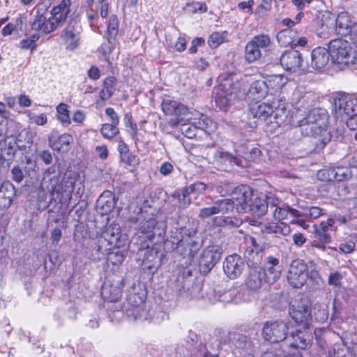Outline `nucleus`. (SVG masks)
I'll return each mask as SVG.
<instances>
[{"mask_svg": "<svg viewBox=\"0 0 357 357\" xmlns=\"http://www.w3.org/2000/svg\"><path fill=\"white\" fill-rule=\"evenodd\" d=\"M71 3V0H61L57 5L52 7V16L48 19L44 16L45 10H43L38 8L36 18L32 23V29L36 31H43L45 33L54 31L66 21L70 11Z\"/></svg>", "mask_w": 357, "mask_h": 357, "instance_id": "1", "label": "nucleus"}, {"mask_svg": "<svg viewBox=\"0 0 357 357\" xmlns=\"http://www.w3.org/2000/svg\"><path fill=\"white\" fill-rule=\"evenodd\" d=\"M231 197L236 200L238 212L249 211L257 216H262L267 212L264 199L255 197L252 190L248 185L236 187L232 192Z\"/></svg>", "mask_w": 357, "mask_h": 357, "instance_id": "2", "label": "nucleus"}, {"mask_svg": "<svg viewBox=\"0 0 357 357\" xmlns=\"http://www.w3.org/2000/svg\"><path fill=\"white\" fill-rule=\"evenodd\" d=\"M75 183V178L64 176L63 180L60 183V174L56 171L54 166L48 167L43 173L40 188L43 191L50 192L52 196L55 195L59 197L66 193L69 197L73 191Z\"/></svg>", "mask_w": 357, "mask_h": 357, "instance_id": "3", "label": "nucleus"}, {"mask_svg": "<svg viewBox=\"0 0 357 357\" xmlns=\"http://www.w3.org/2000/svg\"><path fill=\"white\" fill-rule=\"evenodd\" d=\"M332 62L340 68L349 67L356 63L357 57L349 42L342 38H336L328 45Z\"/></svg>", "mask_w": 357, "mask_h": 357, "instance_id": "4", "label": "nucleus"}, {"mask_svg": "<svg viewBox=\"0 0 357 357\" xmlns=\"http://www.w3.org/2000/svg\"><path fill=\"white\" fill-rule=\"evenodd\" d=\"M131 242L139 246L137 252V261L145 271L153 273L160 265L158 259V252L151 247L152 243L141 239L140 235L134 236Z\"/></svg>", "mask_w": 357, "mask_h": 357, "instance_id": "5", "label": "nucleus"}, {"mask_svg": "<svg viewBox=\"0 0 357 357\" xmlns=\"http://www.w3.org/2000/svg\"><path fill=\"white\" fill-rule=\"evenodd\" d=\"M127 244L128 238L126 235L121 234L119 225L111 224L98 237L97 251L100 254H106L113 246L125 247Z\"/></svg>", "mask_w": 357, "mask_h": 357, "instance_id": "6", "label": "nucleus"}, {"mask_svg": "<svg viewBox=\"0 0 357 357\" xmlns=\"http://www.w3.org/2000/svg\"><path fill=\"white\" fill-rule=\"evenodd\" d=\"M336 119L347 121L357 114V99H351L347 95L339 93L333 100Z\"/></svg>", "mask_w": 357, "mask_h": 357, "instance_id": "7", "label": "nucleus"}, {"mask_svg": "<svg viewBox=\"0 0 357 357\" xmlns=\"http://www.w3.org/2000/svg\"><path fill=\"white\" fill-rule=\"evenodd\" d=\"M297 126L305 135L317 136L326 132L324 123L319 117V111L316 109L310 111L303 119L298 121Z\"/></svg>", "mask_w": 357, "mask_h": 357, "instance_id": "8", "label": "nucleus"}, {"mask_svg": "<svg viewBox=\"0 0 357 357\" xmlns=\"http://www.w3.org/2000/svg\"><path fill=\"white\" fill-rule=\"evenodd\" d=\"M238 92V89L229 81L220 84L213 91L216 106L220 109L226 111L237 98Z\"/></svg>", "mask_w": 357, "mask_h": 357, "instance_id": "9", "label": "nucleus"}, {"mask_svg": "<svg viewBox=\"0 0 357 357\" xmlns=\"http://www.w3.org/2000/svg\"><path fill=\"white\" fill-rule=\"evenodd\" d=\"M307 266L303 260H293L287 273V282L293 288H301L308 278Z\"/></svg>", "mask_w": 357, "mask_h": 357, "instance_id": "10", "label": "nucleus"}, {"mask_svg": "<svg viewBox=\"0 0 357 357\" xmlns=\"http://www.w3.org/2000/svg\"><path fill=\"white\" fill-rule=\"evenodd\" d=\"M200 248V243L195 231H188L182 235L173 250L183 257L192 258Z\"/></svg>", "mask_w": 357, "mask_h": 357, "instance_id": "11", "label": "nucleus"}, {"mask_svg": "<svg viewBox=\"0 0 357 357\" xmlns=\"http://www.w3.org/2000/svg\"><path fill=\"white\" fill-rule=\"evenodd\" d=\"M288 330L287 323L282 321H271L264 324L262 335L271 343H278L287 338Z\"/></svg>", "mask_w": 357, "mask_h": 357, "instance_id": "12", "label": "nucleus"}, {"mask_svg": "<svg viewBox=\"0 0 357 357\" xmlns=\"http://www.w3.org/2000/svg\"><path fill=\"white\" fill-rule=\"evenodd\" d=\"M245 243L246 248L244 252V257L247 264L250 268H261L259 266L263 258V251L259 244L257 243L256 239L251 236L245 237Z\"/></svg>", "mask_w": 357, "mask_h": 357, "instance_id": "13", "label": "nucleus"}, {"mask_svg": "<svg viewBox=\"0 0 357 357\" xmlns=\"http://www.w3.org/2000/svg\"><path fill=\"white\" fill-rule=\"evenodd\" d=\"M289 314L296 322L305 325L311 317V305L309 301L303 298L295 301L290 306Z\"/></svg>", "mask_w": 357, "mask_h": 357, "instance_id": "14", "label": "nucleus"}, {"mask_svg": "<svg viewBox=\"0 0 357 357\" xmlns=\"http://www.w3.org/2000/svg\"><path fill=\"white\" fill-rule=\"evenodd\" d=\"M302 54L294 49L285 51L280 56V63L285 70L296 73L301 70Z\"/></svg>", "mask_w": 357, "mask_h": 357, "instance_id": "15", "label": "nucleus"}, {"mask_svg": "<svg viewBox=\"0 0 357 357\" xmlns=\"http://www.w3.org/2000/svg\"><path fill=\"white\" fill-rule=\"evenodd\" d=\"M264 277L262 268H250L244 280L246 289L251 292L257 291L267 283Z\"/></svg>", "mask_w": 357, "mask_h": 357, "instance_id": "16", "label": "nucleus"}, {"mask_svg": "<svg viewBox=\"0 0 357 357\" xmlns=\"http://www.w3.org/2000/svg\"><path fill=\"white\" fill-rule=\"evenodd\" d=\"M244 268V261L236 254L227 256L223 263L224 272L230 279H236L239 277Z\"/></svg>", "mask_w": 357, "mask_h": 357, "instance_id": "17", "label": "nucleus"}, {"mask_svg": "<svg viewBox=\"0 0 357 357\" xmlns=\"http://www.w3.org/2000/svg\"><path fill=\"white\" fill-rule=\"evenodd\" d=\"M222 249L218 245L207 247L202 253L199 265L204 267V271H209L220 259Z\"/></svg>", "mask_w": 357, "mask_h": 357, "instance_id": "18", "label": "nucleus"}, {"mask_svg": "<svg viewBox=\"0 0 357 357\" xmlns=\"http://www.w3.org/2000/svg\"><path fill=\"white\" fill-rule=\"evenodd\" d=\"M289 337L292 340L289 346L300 349L310 348L313 340L312 331L308 328H305L304 330H296V332L291 333Z\"/></svg>", "mask_w": 357, "mask_h": 357, "instance_id": "19", "label": "nucleus"}, {"mask_svg": "<svg viewBox=\"0 0 357 357\" xmlns=\"http://www.w3.org/2000/svg\"><path fill=\"white\" fill-rule=\"evenodd\" d=\"M262 269L267 283L273 284L275 282L281 275L282 268L279 259L273 256L268 257L265 260L264 268H262Z\"/></svg>", "mask_w": 357, "mask_h": 357, "instance_id": "20", "label": "nucleus"}, {"mask_svg": "<svg viewBox=\"0 0 357 357\" xmlns=\"http://www.w3.org/2000/svg\"><path fill=\"white\" fill-rule=\"evenodd\" d=\"M128 302L132 305V307L126 310V316L129 321H135L143 319L145 314V310L140 306L144 303V298L136 294L130 295Z\"/></svg>", "mask_w": 357, "mask_h": 357, "instance_id": "21", "label": "nucleus"}, {"mask_svg": "<svg viewBox=\"0 0 357 357\" xmlns=\"http://www.w3.org/2000/svg\"><path fill=\"white\" fill-rule=\"evenodd\" d=\"M157 225V220L153 215H148L141 221L137 232L134 235H140L141 239L152 243L155 236V229Z\"/></svg>", "mask_w": 357, "mask_h": 357, "instance_id": "22", "label": "nucleus"}, {"mask_svg": "<svg viewBox=\"0 0 357 357\" xmlns=\"http://www.w3.org/2000/svg\"><path fill=\"white\" fill-rule=\"evenodd\" d=\"M67 50H74L79 45L80 31L78 26L69 25L66 27L61 35Z\"/></svg>", "mask_w": 357, "mask_h": 357, "instance_id": "23", "label": "nucleus"}, {"mask_svg": "<svg viewBox=\"0 0 357 357\" xmlns=\"http://www.w3.org/2000/svg\"><path fill=\"white\" fill-rule=\"evenodd\" d=\"M161 107L166 115L176 117L184 116L188 112V108L185 105L169 98L162 100Z\"/></svg>", "mask_w": 357, "mask_h": 357, "instance_id": "24", "label": "nucleus"}, {"mask_svg": "<svg viewBox=\"0 0 357 357\" xmlns=\"http://www.w3.org/2000/svg\"><path fill=\"white\" fill-rule=\"evenodd\" d=\"M264 80H257L252 83L247 93V99L250 102H257L268 95V86Z\"/></svg>", "mask_w": 357, "mask_h": 357, "instance_id": "25", "label": "nucleus"}, {"mask_svg": "<svg viewBox=\"0 0 357 357\" xmlns=\"http://www.w3.org/2000/svg\"><path fill=\"white\" fill-rule=\"evenodd\" d=\"M249 109L253 118L260 121H266L273 113V106L266 102L259 103V101L249 103Z\"/></svg>", "mask_w": 357, "mask_h": 357, "instance_id": "26", "label": "nucleus"}, {"mask_svg": "<svg viewBox=\"0 0 357 357\" xmlns=\"http://www.w3.org/2000/svg\"><path fill=\"white\" fill-rule=\"evenodd\" d=\"M330 52L328 48L317 47L311 53V65L316 70L323 69L329 62Z\"/></svg>", "mask_w": 357, "mask_h": 357, "instance_id": "27", "label": "nucleus"}, {"mask_svg": "<svg viewBox=\"0 0 357 357\" xmlns=\"http://www.w3.org/2000/svg\"><path fill=\"white\" fill-rule=\"evenodd\" d=\"M115 206L114 195L109 190L103 192L96 202L97 211L102 215L109 213Z\"/></svg>", "mask_w": 357, "mask_h": 357, "instance_id": "28", "label": "nucleus"}, {"mask_svg": "<svg viewBox=\"0 0 357 357\" xmlns=\"http://www.w3.org/2000/svg\"><path fill=\"white\" fill-rule=\"evenodd\" d=\"M356 23L357 22L353 20L351 16L347 12H341L336 17L335 30L337 34L345 36L349 34L351 27Z\"/></svg>", "mask_w": 357, "mask_h": 357, "instance_id": "29", "label": "nucleus"}, {"mask_svg": "<svg viewBox=\"0 0 357 357\" xmlns=\"http://www.w3.org/2000/svg\"><path fill=\"white\" fill-rule=\"evenodd\" d=\"M15 194V187L10 181H5L1 185L0 209H6L11 205Z\"/></svg>", "mask_w": 357, "mask_h": 357, "instance_id": "30", "label": "nucleus"}, {"mask_svg": "<svg viewBox=\"0 0 357 357\" xmlns=\"http://www.w3.org/2000/svg\"><path fill=\"white\" fill-rule=\"evenodd\" d=\"M73 142V137L67 133L62 134L56 138L52 137L49 139L50 146L59 152H67Z\"/></svg>", "mask_w": 357, "mask_h": 357, "instance_id": "31", "label": "nucleus"}, {"mask_svg": "<svg viewBox=\"0 0 357 357\" xmlns=\"http://www.w3.org/2000/svg\"><path fill=\"white\" fill-rule=\"evenodd\" d=\"M327 174L326 177L328 181H342L351 177V170L348 167H337L329 168L327 170L321 172L320 176Z\"/></svg>", "mask_w": 357, "mask_h": 357, "instance_id": "32", "label": "nucleus"}, {"mask_svg": "<svg viewBox=\"0 0 357 357\" xmlns=\"http://www.w3.org/2000/svg\"><path fill=\"white\" fill-rule=\"evenodd\" d=\"M273 217L275 220H282L287 219L289 216L298 218L300 215V211L289 207L288 205L282 202L274 211L271 212Z\"/></svg>", "mask_w": 357, "mask_h": 357, "instance_id": "33", "label": "nucleus"}, {"mask_svg": "<svg viewBox=\"0 0 357 357\" xmlns=\"http://www.w3.org/2000/svg\"><path fill=\"white\" fill-rule=\"evenodd\" d=\"M128 254L127 247L113 246L111 250H108L106 254H102L103 256H107V261L113 265L121 264L126 259Z\"/></svg>", "mask_w": 357, "mask_h": 357, "instance_id": "34", "label": "nucleus"}, {"mask_svg": "<svg viewBox=\"0 0 357 357\" xmlns=\"http://www.w3.org/2000/svg\"><path fill=\"white\" fill-rule=\"evenodd\" d=\"M215 160L220 164H235L240 167L245 166V161L244 158L239 156H233L228 152L222 151H217L214 154Z\"/></svg>", "mask_w": 357, "mask_h": 357, "instance_id": "35", "label": "nucleus"}, {"mask_svg": "<svg viewBox=\"0 0 357 357\" xmlns=\"http://www.w3.org/2000/svg\"><path fill=\"white\" fill-rule=\"evenodd\" d=\"M298 32L294 29H285L277 34V40L281 46L294 47V43L298 38Z\"/></svg>", "mask_w": 357, "mask_h": 357, "instance_id": "36", "label": "nucleus"}, {"mask_svg": "<svg viewBox=\"0 0 357 357\" xmlns=\"http://www.w3.org/2000/svg\"><path fill=\"white\" fill-rule=\"evenodd\" d=\"M288 78L282 75H269L265 81L266 85L268 86V91L278 92L282 89V88L287 84Z\"/></svg>", "mask_w": 357, "mask_h": 357, "instance_id": "37", "label": "nucleus"}, {"mask_svg": "<svg viewBox=\"0 0 357 357\" xmlns=\"http://www.w3.org/2000/svg\"><path fill=\"white\" fill-rule=\"evenodd\" d=\"M117 80L115 77H107L103 81L102 89L99 93L100 98L105 101L110 98L114 93Z\"/></svg>", "mask_w": 357, "mask_h": 357, "instance_id": "38", "label": "nucleus"}, {"mask_svg": "<svg viewBox=\"0 0 357 357\" xmlns=\"http://www.w3.org/2000/svg\"><path fill=\"white\" fill-rule=\"evenodd\" d=\"M263 230L268 234H273L277 236H287L291 231L289 226L282 222H270L264 225Z\"/></svg>", "mask_w": 357, "mask_h": 357, "instance_id": "39", "label": "nucleus"}, {"mask_svg": "<svg viewBox=\"0 0 357 357\" xmlns=\"http://www.w3.org/2000/svg\"><path fill=\"white\" fill-rule=\"evenodd\" d=\"M242 223L241 218L233 216H219L214 219V225L217 227L235 228L239 227Z\"/></svg>", "mask_w": 357, "mask_h": 357, "instance_id": "40", "label": "nucleus"}, {"mask_svg": "<svg viewBox=\"0 0 357 357\" xmlns=\"http://www.w3.org/2000/svg\"><path fill=\"white\" fill-rule=\"evenodd\" d=\"M314 228L315 238L319 240V242L314 240L312 245L313 247L324 250L326 249L324 245L328 244L331 242V236L328 232L319 229L318 227L314 226Z\"/></svg>", "mask_w": 357, "mask_h": 357, "instance_id": "41", "label": "nucleus"}, {"mask_svg": "<svg viewBox=\"0 0 357 357\" xmlns=\"http://www.w3.org/2000/svg\"><path fill=\"white\" fill-rule=\"evenodd\" d=\"M190 193L188 190L185 188L181 190L175 191L172 197L175 199L178 200V207L181 208H185L188 207L191 202V199L190 198Z\"/></svg>", "mask_w": 357, "mask_h": 357, "instance_id": "42", "label": "nucleus"}, {"mask_svg": "<svg viewBox=\"0 0 357 357\" xmlns=\"http://www.w3.org/2000/svg\"><path fill=\"white\" fill-rule=\"evenodd\" d=\"M250 41L248 42L245 48V59L248 63H252L261 56V50L255 46Z\"/></svg>", "mask_w": 357, "mask_h": 357, "instance_id": "43", "label": "nucleus"}, {"mask_svg": "<svg viewBox=\"0 0 357 357\" xmlns=\"http://www.w3.org/2000/svg\"><path fill=\"white\" fill-rule=\"evenodd\" d=\"M236 200L233 199H222L214 202L218 213H227L234 208Z\"/></svg>", "mask_w": 357, "mask_h": 357, "instance_id": "44", "label": "nucleus"}, {"mask_svg": "<svg viewBox=\"0 0 357 357\" xmlns=\"http://www.w3.org/2000/svg\"><path fill=\"white\" fill-rule=\"evenodd\" d=\"M325 213V210L321 208L310 206L303 209V211H300V215L298 218H305L307 220L317 219Z\"/></svg>", "mask_w": 357, "mask_h": 357, "instance_id": "45", "label": "nucleus"}, {"mask_svg": "<svg viewBox=\"0 0 357 357\" xmlns=\"http://www.w3.org/2000/svg\"><path fill=\"white\" fill-rule=\"evenodd\" d=\"M58 114L57 119L63 126H67L70 124L71 120L69 114L68 106L64 103H60L56 107Z\"/></svg>", "mask_w": 357, "mask_h": 357, "instance_id": "46", "label": "nucleus"}, {"mask_svg": "<svg viewBox=\"0 0 357 357\" xmlns=\"http://www.w3.org/2000/svg\"><path fill=\"white\" fill-rule=\"evenodd\" d=\"M119 31V20L115 15L110 16L107 24L108 42L112 44V40H115Z\"/></svg>", "mask_w": 357, "mask_h": 357, "instance_id": "47", "label": "nucleus"}, {"mask_svg": "<svg viewBox=\"0 0 357 357\" xmlns=\"http://www.w3.org/2000/svg\"><path fill=\"white\" fill-rule=\"evenodd\" d=\"M191 124L196 128L207 132L212 130L213 121L205 115H200L198 119H194Z\"/></svg>", "mask_w": 357, "mask_h": 357, "instance_id": "48", "label": "nucleus"}, {"mask_svg": "<svg viewBox=\"0 0 357 357\" xmlns=\"http://www.w3.org/2000/svg\"><path fill=\"white\" fill-rule=\"evenodd\" d=\"M227 37V32H213L208 38V45L213 48H217L219 45L223 43Z\"/></svg>", "mask_w": 357, "mask_h": 357, "instance_id": "49", "label": "nucleus"}, {"mask_svg": "<svg viewBox=\"0 0 357 357\" xmlns=\"http://www.w3.org/2000/svg\"><path fill=\"white\" fill-rule=\"evenodd\" d=\"M233 344L236 348L241 350H248L251 347V341L245 335H236L233 339Z\"/></svg>", "mask_w": 357, "mask_h": 357, "instance_id": "50", "label": "nucleus"}, {"mask_svg": "<svg viewBox=\"0 0 357 357\" xmlns=\"http://www.w3.org/2000/svg\"><path fill=\"white\" fill-rule=\"evenodd\" d=\"M100 132L104 138L111 139L119 134V130L116 125L104 123L102 125Z\"/></svg>", "mask_w": 357, "mask_h": 357, "instance_id": "51", "label": "nucleus"}, {"mask_svg": "<svg viewBox=\"0 0 357 357\" xmlns=\"http://www.w3.org/2000/svg\"><path fill=\"white\" fill-rule=\"evenodd\" d=\"M259 50L266 49L271 44V38L268 35L259 34L254 36L250 40Z\"/></svg>", "mask_w": 357, "mask_h": 357, "instance_id": "52", "label": "nucleus"}, {"mask_svg": "<svg viewBox=\"0 0 357 357\" xmlns=\"http://www.w3.org/2000/svg\"><path fill=\"white\" fill-rule=\"evenodd\" d=\"M177 282L182 284L181 286H178V289L180 294H183V296L185 297L192 296V291L190 289V287L191 285L190 281L185 279L184 276H181L178 278Z\"/></svg>", "mask_w": 357, "mask_h": 357, "instance_id": "53", "label": "nucleus"}, {"mask_svg": "<svg viewBox=\"0 0 357 357\" xmlns=\"http://www.w3.org/2000/svg\"><path fill=\"white\" fill-rule=\"evenodd\" d=\"M266 204L267 205V210L269 208L271 212L274 211L282 202L275 195L268 193L264 199Z\"/></svg>", "mask_w": 357, "mask_h": 357, "instance_id": "54", "label": "nucleus"}, {"mask_svg": "<svg viewBox=\"0 0 357 357\" xmlns=\"http://www.w3.org/2000/svg\"><path fill=\"white\" fill-rule=\"evenodd\" d=\"M118 151L121 155L122 161L130 164L131 161L130 158L128 146L121 139L119 143Z\"/></svg>", "mask_w": 357, "mask_h": 357, "instance_id": "55", "label": "nucleus"}, {"mask_svg": "<svg viewBox=\"0 0 357 357\" xmlns=\"http://www.w3.org/2000/svg\"><path fill=\"white\" fill-rule=\"evenodd\" d=\"M215 214L218 213L215 205L213 203L211 206L201 208L199 211V217L202 219H206Z\"/></svg>", "mask_w": 357, "mask_h": 357, "instance_id": "56", "label": "nucleus"}, {"mask_svg": "<svg viewBox=\"0 0 357 357\" xmlns=\"http://www.w3.org/2000/svg\"><path fill=\"white\" fill-rule=\"evenodd\" d=\"M188 350L183 345H177L171 351L169 357H188Z\"/></svg>", "mask_w": 357, "mask_h": 357, "instance_id": "57", "label": "nucleus"}, {"mask_svg": "<svg viewBox=\"0 0 357 357\" xmlns=\"http://www.w3.org/2000/svg\"><path fill=\"white\" fill-rule=\"evenodd\" d=\"M97 10L102 18H106L109 13L108 0H97Z\"/></svg>", "mask_w": 357, "mask_h": 357, "instance_id": "58", "label": "nucleus"}, {"mask_svg": "<svg viewBox=\"0 0 357 357\" xmlns=\"http://www.w3.org/2000/svg\"><path fill=\"white\" fill-rule=\"evenodd\" d=\"M342 280V275L337 271L331 273L328 279V283L330 285L335 287L341 286V280Z\"/></svg>", "mask_w": 357, "mask_h": 357, "instance_id": "59", "label": "nucleus"}, {"mask_svg": "<svg viewBox=\"0 0 357 357\" xmlns=\"http://www.w3.org/2000/svg\"><path fill=\"white\" fill-rule=\"evenodd\" d=\"M189 192L200 194L204 192L206 189V185L202 182H196L186 188Z\"/></svg>", "mask_w": 357, "mask_h": 357, "instance_id": "60", "label": "nucleus"}, {"mask_svg": "<svg viewBox=\"0 0 357 357\" xmlns=\"http://www.w3.org/2000/svg\"><path fill=\"white\" fill-rule=\"evenodd\" d=\"M86 17L91 27L96 26L98 20V13L97 10L90 8L86 11Z\"/></svg>", "mask_w": 357, "mask_h": 357, "instance_id": "61", "label": "nucleus"}, {"mask_svg": "<svg viewBox=\"0 0 357 357\" xmlns=\"http://www.w3.org/2000/svg\"><path fill=\"white\" fill-rule=\"evenodd\" d=\"M114 40H112V44L108 42V44H102L99 48L98 52L102 53L105 60L108 59V55L111 53L112 49L114 48Z\"/></svg>", "mask_w": 357, "mask_h": 357, "instance_id": "62", "label": "nucleus"}, {"mask_svg": "<svg viewBox=\"0 0 357 357\" xmlns=\"http://www.w3.org/2000/svg\"><path fill=\"white\" fill-rule=\"evenodd\" d=\"M334 224L335 220L332 218H329L327 219L326 221H322L320 223L318 229L327 232H328L329 230L333 231L335 229V228L334 227Z\"/></svg>", "mask_w": 357, "mask_h": 357, "instance_id": "63", "label": "nucleus"}, {"mask_svg": "<svg viewBox=\"0 0 357 357\" xmlns=\"http://www.w3.org/2000/svg\"><path fill=\"white\" fill-rule=\"evenodd\" d=\"M12 178L17 183H20L24 178V174L19 166H15L11 169Z\"/></svg>", "mask_w": 357, "mask_h": 357, "instance_id": "64", "label": "nucleus"}]
</instances>
